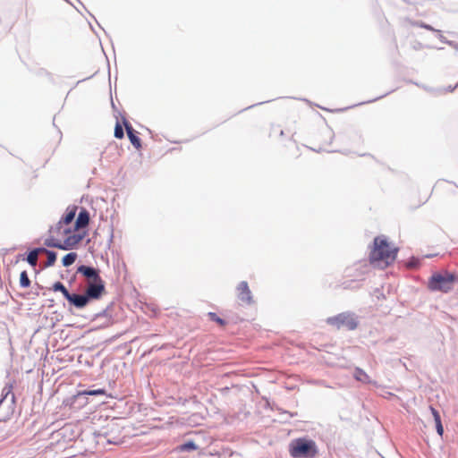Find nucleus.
<instances>
[{
  "label": "nucleus",
  "instance_id": "nucleus-1",
  "mask_svg": "<svg viewBox=\"0 0 458 458\" xmlns=\"http://www.w3.org/2000/svg\"><path fill=\"white\" fill-rule=\"evenodd\" d=\"M78 208L69 207L59 222L49 229V237L46 239L45 245L59 250H72L85 237L86 233H81L89 224V213L81 208L73 223Z\"/></svg>",
  "mask_w": 458,
  "mask_h": 458
},
{
  "label": "nucleus",
  "instance_id": "nucleus-2",
  "mask_svg": "<svg viewBox=\"0 0 458 458\" xmlns=\"http://www.w3.org/2000/svg\"><path fill=\"white\" fill-rule=\"evenodd\" d=\"M399 249L391 245L386 236H377L374 239L369 252V263L381 269L386 268L396 259Z\"/></svg>",
  "mask_w": 458,
  "mask_h": 458
},
{
  "label": "nucleus",
  "instance_id": "nucleus-3",
  "mask_svg": "<svg viewBox=\"0 0 458 458\" xmlns=\"http://www.w3.org/2000/svg\"><path fill=\"white\" fill-rule=\"evenodd\" d=\"M289 453L293 458H314L318 448L313 440L296 438L290 443Z\"/></svg>",
  "mask_w": 458,
  "mask_h": 458
},
{
  "label": "nucleus",
  "instance_id": "nucleus-4",
  "mask_svg": "<svg viewBox=\"0 0 458 458\" xmlns=\"http://www.w3.org/2000/svg\"><path fill=\"white\" fill-rule=\"evenodd\" d=\"M454 280V276L447 271L436 273L430 277L428 287L432 291L447 293L453 288Z\"/></svg>",
  "mask_w": 458,
  "mask_h": 458
},
{
  "label": "nucleus",
  "instance_id": "nucleus-5",
  "mask_svg": "<svg viewBox=\"0 0 458 458\" xmlns=\"http://www.w3.org/2000/svg\"><path fill=\"white\" fill-rule=\"evenodd\" d=\"M327 322L337 329L345 328L353 330L357 327V322L350 313H341L335 317L328 318Z\"/></svg>",
  "mask_w": 458,
  "mask_h": 458
},
{
  "label": "nucleus",
  "instance_id": "nucleus-6",
  "mask_svg": "<svg viewBox=\"0 0 458 458\" xmlns=\"http://www.w3.org/2000/svg\"><path fill=\"white\" fill-rule=\"evenodd\" d=\"M105 293V283L103 279L88 282L85 294L89 299H99Z\"/></svg>",
  "mask_w": 458,
  "mask_h": 458
},
{
  "label": "nucleus",
  "instance_id": "nucleus-7",
  "mask_svg": "<svg viewBox=\"0 0 458 458\" xmlns=\"http://www.w3.org/2000/svg\"><path fill=\"white\" fill-rule=\"evenodd\" d=\"M333 139V133L329 130H326L320 131L316 135V140H318V144H316L314 150L316 151H325L327 150L331 146Z\"/></svg>",
  "mask_w": 458,
  "mask_h": 458
},
{
  "label": "nucleus",
  "instance_id": "nucleus-8",
  "mask_svg": "<svg viewBox=\"0 0 458 458\" xmlns=\"http://www.w3.org/2000/svg\"><path fill=\"white\" fill-rule=\"evenodd\" d=\"M123 125L131 143L136 149L140 150L141 148V140L138 136V132L126 119H123Z\"/></svg>",
  "mask_w": 458,
  "mask_h": 458
},
{
  "label": "nucleus",
  "instance_id": "nucleus-9",
  "mask_svg": "<svg viewBox=\"0 0 458 458\" xmlns=\"http://www.w3.org/2000/svg\"><path fill=\"white\" fill-rule=\"evenodd\" d=\"M78 273L83 275L85 277L88 278V282H94L98 280H101L98 271L93 267H87V266H81L78 267Z\"/></svg>",
  "mask_w": 458,
  "mask_h": 458
},
{
  "label": "nucleus",
  "instance_id": "nucleus-10",
  "mask_svg": "<svg viewBox=\"0 0 458 458\" xmlns=\"http://www.w3.org/2000/svg\"><path fill=\"white\" fill-rule=\"evenodd\" d=\"M238 291V298L245 303H250L252 297H251V292L249 288V285L247 282L243 281L241 282L237 287Z\"/></svg>",
  "mask_w": 458,
  "mask_h": 458
},
{
  "label": "nucleus",
  "instance_id": "nucleus-11",
  "mask_svg": "<svg viewBox=\"0 0 458 458\" xmlns=\"http://www.w3.org/2000/svg\"><path fill=\"white\" fill-rule=\"evenodd\" d=\"M66 300L79 309L84 308L89 302V298L86 294L81 295L69 293L68 297H66Z\"/></svg>",
  "mask_w": 458,
  "mask_h": 458
},
{
  "label": "nucleus",
  "instance_id": "nucleus-12",
  "mask_svg": "<svg viewBox=\"0 0 458 458\" xmlns=\"http://www.w3.org/2000/svg\"><path fill=\"white\" fill-rule=\"evenodd\" d=\"M429 409L436 423L437 432L440 437H442L444 434V428L441 422L440 414L434 407L430 406Z\"/></svg>",
  "mask_w": 458,
  "mask_h": 458
},
{
  "label": "nucleus",
  "instance_id": "nucleus-13",
  "mask_svg": "<svg viewBox=\"0 0 458 458\" xmlns=\"http://www.w3.org/2000/svg\"><path fill=\"white\" fill-rule=\"evenodd\" d=\"M353 376L356 380L361 383L370 384L372 382L370 377L360 368L355 369Z\"/></svg>",
  "mask_w": 458,
  "mask_h": 458
},
{
  "label": "nucleus",
  "instance_id": "nucleus-14",
  "mask_svg": "<svg viewBox=\"0 0 458 458\" xmlns=\"http://www.w3.org/2000/svg\"><path fill=\"white\" fill-rule=\"evenodd\" d=\"M43 250H45V248H37L31 250L27 257L28 263L32 267H36L38 263V254L43 253Z\"/></svg>",
  "mask_w": 458,
  "mask_h": 458
},
{
  "label": "nucleus",
  "instance_id": "nucleus-15",
  "mask_svg": "<svg viewBox=\"0 0 458 458\" xmlns=\"http://www.w3.org/2000/svg\"><path fill=\"white\" fill-rule=\"evenodd\" d=\"M76 259H77V253H75V252H70V253L66 254L62 259L63 266L69 267V266L72 265L75 262Z\"/></svg>",
  "mask_w": 458,
  "mask_h": 458
},
{
  "label": "nucleus",
  "instance_id": "nucleus-16",
  "mask_svg": "<svg viewBox=\"0 0 458 458\" xmlns=\"http://www.w3.org/2000/svg\"><path fill=\"white\" fill-rule=\"evenodd\" d=\"M43 253H46L47 256L46 267L54 266V264L55 263V260H56V254L54 251L48 250L47 249H45V250H43Z\"/></svg>",
  "mask_w": 458,
  "mask_h": 458
},
{
  "label": "nucleus",
  "instance_id": "nucleus-17",
  "mask_svg": "<svg viewBox=\"0 0 458 458\" xmlns=\"http://www.w3.org/2000/svg\"><path fill=\"white\" fill-rule=\"evenodd\" d=\"M52 289L55 291V292H61L63 293V295L64 296V298L66 299V297H68L69 295V292L68 290L65 288V286L61 283V282H55L54 284H53V287Z\"/></svg>",
  "mask_w": 458,
  "mask_h": 458
},
{
  "label": "nucleus",
  "instance_id": "nucleus-18",
  "mask_svg": "<svg viewBox=\"0 0 458 458\" xmlns=\"http://www.w3.org/2000/svg\"><path fill=\"white\" fill-rule=\"evenodd\" d=\"M208 316L210 320L217 323L221 327H224L226 325V321L218 317L215 312H209Z\"/></svg>",
  "mask_w": 458,
  "mask_h": 458
},
{
  "label": "nucleus",
  "instance_id": "nucleus-19",
  "mask_svg": "<svg viewBox=\"0 0 458 458\" xmlns=\"http://www.w3.org/2000/svg\"><path fill=\"white\" fill-rule=\"evenodd\" d=\"M20 284L23 288H28L30 285V280L26 271H22L20 276Z\"/></svg>",
  "mask_w": 458,
  "mask_h": 458
},
{
  "label": "nucleus",
  "instance_id": "nucleus-20",
  "mask_svg": "<svg viewBox=\"0 0 458 458\" xmlns=\"http://www.w3.org/2000/svg\"><path fill=\"white\" fill-rule=\"evenodd\" d=\"M114 134L116 139H123L124 136L123 125L119 122L115 124Z\"/></svg>",
  "mask_w": 458,
  "mask_h": 458
},
{
  "label": "nucleus",
  "instance_id": "nucleus-21",
  "mask_svg": "<svg viewBox=\"0 0 458 458\" xmlns=\"http://www.w3.org/2000/svg\"><path fill=\"white\" fill-rule=\"evenodd\" d=\"M197 448H198V446L192 441H189L180 446L181 451H191V450H196Z\"/></svg>",
  "mask_w": 458,
  "mask_h": 458
},
{
  "label": "nucleus",
  "instance_id": "nucleus-22",
  "mask_svg": "<svg viewBox=\"0 0 458 458\" xmlns=\"http://www.w3.org/2000/svg\"><path fill=\"white\" fill-rule=\"evenodd\" d=\"M83 394L88 395H104L106 394V391L104 389H96L85 391Z\"/></svg>",
  "mask_w": 458,
  "mask_h": 458
},
{
  "label": "nucleus",
  "instance_id": "nucleus-23",
  "mask_svg": "<svg viewBox=\"0 0 458 458\" xmlns=\"http://www.w3.org/2000/svg\"><path fill=\"white\" fill-rule=\"evenodd\" d=\"M276 131H279L280 135H282V134H283V131H282V130H280L279 128H276Z\"/></svg>",
  "mask_w": 458,
  "mask_h": 458
}]
</instances>
